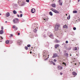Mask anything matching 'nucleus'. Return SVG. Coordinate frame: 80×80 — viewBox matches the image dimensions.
I'll list each match as a JSON object with an SVG mask.
<instances>
[{"instance_id": "5", "label": "nucleus", "mask_w": 80, "mask_h": 80, "mask_svg": "<svg viewBox=\"0 0 80 80\" xmlns=\"http://www.w3.org/2000/svg\"><path fill=\"white\" fill-rule=\"evenodd\" d=\"M51 10H52V12H53L54 13H59V12L57 11V10H56L55 9H53L52 8L51 9Z\"/></svg>"}, {"instance_id": "36", "label": "nucleus", "mask_w": 80, "mask_h": 80, "mask_svg": "<svg viewBox=\"0 0 80 80\" xmlns=\"http://www.w3.org/2000/svg\"><path fill=\"white\" fill-rule=\"evenodd\" d=\"M71 49V48L69 47L68 48V50H70Z\"/></svg>"}, {"instance_id": "16", "label": "nucleus", "mask_w": 80, "mask_h": 80, "mask_svg": "<svg viewBox=\"0 0 80 80\" xmlns=\"http://www.w3.org/2000/svg\"><path fill=\"white\" fill-rule=\"evenodd\" d=\"M59 47V44H56L55 46V48L57 49V47Z\"/></svg>"}, {"instance_id": "39", "label": "nucleus", "mask_w": 80, "mask_h": 80, "mask_svg": "<svg viewBox=\"0 0 80 80\" xmlns=\"http://www.w3.org/2000/svg\"><path fill=\"white\" fill-rule=\"evenodd\" d=\"M29 0H26V2H28H28H29Z\"/></svg>"}, {"instance_id": "53", "label": "nucleus", "mask_w": 80, "mask_h": 80, "mask_svg": "<svg viewBox=\"0 0 80 80\" xmlns=\"http://www.w3.org/2000/svg\"><path fill=\"white\" fill-rule=\"evenodd\" d=\"M78 20H79V21H80V18H79V19H78Z\"/></svg>"}, {"instance_id": "22", "label": "nucleus", "mask_w": 80, "mask_h": 80, "mask_svg": "<svg viewBox=\"0 0 80 80\" xmlns=\"http://www.w3.org/2000/svg\"><path fill=\"white\" fill-rule=\"evenodd\" d=\"M63 28H68V27L67 26L64 25L63 26Z\"/></svg>"}, {"instance_id": "1", "label": "nucleus", "mask_w": 80, "mask_h": 80, "mask_svg": "<svg viewBox=\"0 0 80 80\" xmlns=\"http://www.w3.org/2000/svg\"><path fill=\"white\" fill-rule=\"evenodd\" d=\"M18 3L19 5L21 6H24L25 5V2L22 0H19L18 2Z\"/></svg>"}, {"instance_id": "30", "label": "nucleus", "mask_w": 80, "mask_h": 80, "mask_svg": "<svg viewBox=\"0 0 80 80\" xmlns=\"http://www.w3.org/2000/svg\"><path fill=\"white\" fill-rule=\"evenodd\" d=\"M65 55H66V57H68V53H66L65 54Z\"/></svg>"}, {"instance_id": "46", "label": "nucleus", "mask_w": 80, "mask_h": 80, "mask_svg": "<svg viewBox=\"0 0 80 80\" xmlns=\"http://www.w3.org/2000/svg\"><path fill=\"white\" fill-rule=\"evenodd\" d=\"M60 75H62V73L60 72Z\"/></svg>"}, {"instance_id": "55", "label": "nucleus", "mask_w": 80, "mask_h": 80, "mask_svg": "<svg viewBox=\"0 0 80 80\" xmlns=\"http://www.w3.org/2000/svg\"><path fill=\"white\" fill-rule=\"evenodd\" d=\"M78 2H80V0H78Z\"/></svg>"}, {"instance_id": "47", "label": "nucleus", "mask_w": 80, "mask_h": 80, "mask_svg": "<svg viewBox=\"0 0 80 80\" xmlns=\"http://www.w3.org/2000/svg\"><path fill=\"white\" fill-rule=\"evenodd\" d=\"M1 38L2 39H3V38H2V36L1 37Z\"/></svg>"}, {"instance_id": "27", "label": "nucleus", "mask_w": 80, "mask_h": 80, "mask_svg": "<svg viewBox=\"0 0 80 80\" xmlns=\"http://www.w3.org/2000/svg\"><path fill=\"white\" fill-rule=\"evenodd\" d=\"M25 50H28V47H27V46H25Z\"/></svg>"}, {"instance_id": "31", "label": "nucleus", "mask_w": 80, "mask_h": 80, "mask_svg": "<svg viewBox=\"0 0 80 80\" xmlns=\"http://www.w3.org/2000/svg\"><path fill=\"white\" fill-rule=\"evenodd\" d=\"M12 28H16V26L15 25H13V26Z\"/></svg>"}, {"instance_id": "21", "label": "nucleus", "mask_w": 80, "mask_h": 80, "mask_svg": "<svg viewBox=\"0 0 80 80\" xmlns=\"http://www.w3.org/2000/svg\"><path fill=\"white\" fill-rule=\"evenodd\" d=\"M13 13L14 14H16V13H17V11H15V10H14L13 11Z\"/></svg>"}, {"instance_id": "59", "label": "nucleus", "mask_w": 80, "mask_h": 80, "mask_svg": "<svg viewBox=\"0 0 80 80\" xmlns=\"http://www.w3.org/2000/svg\"><path fill=\"white\" fill-rule=\"evenodd\" d=\"M8 1H9L10 0H7Z\"/></svg>"}, {"instance_id": "37", "label": "nucleus", "mask_w": 80, "mask_h": 80, "mask_svg": "<svg viewBox=\"0 0 80 80\" xmlns=\"http://www.w3.org/2000/svg\"><path fill=\"white\" fill-rule=\"evenodd\" d=\"M23 15L22 14H21L20 15V17H22V16Z\"/></svg>"}, {"instance_id": "50", "label": "nucleus", "mask_w": 80, "mask_h": 80, "mask_svg": "<svg viewBox=\"0 0 80 80\" xmlns=\"http://www.w3.org/2000/svg\"><path fill=\"white\" fill-rule=\"evenodd\" d=\"M22 11H20V13H22Z\"/></svg>"}, {"instance_id": "51", "label": "nucleus", "mask_w": 80, "mask_h": 80, "mask_svg": "<svg viewBox=\"0 0 80 80\" xmlns=\"http://www.w3.org/2000/svg\"><path fill=\"white\" fill-rule=\"evenodd\" d=\"M77 50V48H75V50Z\"/></svg>"}, {"instance_id": "14", "label": "nucleus", "mask_w": 80, "mask_h": 80, "mask_svg": "<svg viewBox=\"0 0 80 80\" xmlns=\"http://www.w3.org/2000/svg\"><path fill=\"white\" fill-rule=\"evenodd\" d=\"M51 38H53V34H51L50 36H49Z\"/></svg>"}, {"instance_id": "56", "label": "nucleus", "mask_w": 80, "mask_h": 80, "mask_svg": "<svg viewBox=\"0 0 80 80\" xmlns=\"http://www.w3.org/2000/svg\"><path fill=\"white\" fill-rule=\"evenodd\" d=\"M75 65H77V63H75Z\"/></svg>"}, {"instance_id": "12", "label": "nucleus", "mask_w": 80, "mask_h": 80, "mask_svg": "<svg viewBox=\"0 0 80 80\" xmlns=\"http://www.w3.org/2000/svg\"><path fill=\"white\" fill-rule=\"evenodd\" d=\"M37 25L35 24L34 25H32V28H36V27H37Z\"/></svg>"}, {"instance_id": "54", "label": "nucleus", "mask_w": 80, "mask_h": 80, "mask_svg": "<svg viewBox=\"0 0 80 80\" xmlns=\"http://www.w3.org/2000/svg\"><path fill=\"white\" fill-rule=\"evenodd\" d=\"M5 23H7V21H5Z\"/></svg>"}, {"instance_id": "62", "label": "nucleus", "mask_w": 80, "mask_h": 80, "mask_svg": "<svg viewBox=\"0 0 80 80\" xmlns=\"http://www.w3.org/2000/svg\"><path fill=\"white\" fill-rule=\"evenodd\" d=\"M32 48H33V47H32Z\"/></svg>"}, {"instance_id": "7", "label": "nucleus", "mask_w": 80, "mask_h": 80, "mask_svg": "<svg viewBox=\"0 0 80 80\" xmlns=\"http://www.w3.org/2000/svg\"><path fill=\"white\" fill-rule=\"evenodd\" d=\"M31 12L32 13H35V9L34 8H33L32 9Z\"/></svg>"}, {"instance_id": "23", "label": "nucleus", "mask_w": 80, "mask_h": 80, "mask_svg": "<svg viewBox=\"0 0 80 80\" xmlns=\"http://www.w3.org/2000/svg\"><path fill=\"white\" fill-rule=\"evenodd\" d=\"M55 43H59L60 41L58 40H56L55 41Z\"/></svg>"}, {"instance_id": "32", "label": "nucleus", "mask_w": 80, "mask_h": 80, "mask_svg": "<svg viewBox=\"0 0 80 80\" xmlns=\"http://www.w3.org/2000/svg\"><path fill=\"white\" fill-rule=\"evenodd\" d=\"M54 62H57V60L56 59H54Z\"/></svg>"}, {"instance_id": "42", "label": "nucleus", "mask_w": 80, "mask_h": 80, "mask_svg": "<svg viewBox=\"0 0 80 80\" xmlns=\"http://www.w3.org/2000/svg\"><path fill=\"white\" fill-rule=\"evenodd\" d=\"M13 34H10V36L11 37H13Z\"/></svg>"}, {"instance_id": "18", "label": "nucleus", "mask_w": 80, "mask_h": 80, "mask_svg": "<svg viewBox=\"0 0 80 80\" xmlns=\"http://www.w3.org/2000/svg\"><path fill=\"white\" fill-rule=\"evenodd\" d=\"M61 2V0H59V4L60 5H62V3L60 2Z\"/></svg>"}, {"instance_id": "63", "label": "nucleus", "mask_w": 80, "mask_h": 80, "mask_svg": "<svg viewBox=\"0 0 80 80\" xmlns=\"http://www.w3.org/2000/svg\"><path fill=\"white\" fill-rule=\"evenodd\" d=\"M77 55H78V54H77Z\"/></svg>"}, {"instance_id": "26", "label": "nucleus", "mask_w": 80, "mask_h": 80, "mask_svg": "<svg viewBox=\"0 0 80 80\" xmlns=\"http://www.w3.org/2000/svg\"><path fill=\"white\" fill-rule=\"evenodd\" d=\"M6 43H7V44H8V43H9V41L8 40L6 41Z\"/></svg>"}, {"instance_id": "48", "label": "nucleus", "mask_w": 80, "mask_h": 80, "mask_svg": "<svg viewBox=\"0 0 80 80\" xmlns=\"http://www.w3.org/2000/svg\"><path fill=\"white\" fill-rule=\"evenodd\" d=\"M43 19H44V20H47V19H45V18H43Z\"/></svg>"}, {"instance_id": "3", "label": "nucleus", "mask_w": 80, "mask_h": 80, "mask_svg": "<svg viewBox=\"0 0 80 80\" xmlns=\"http://www.w3.org/2000/svg\"><path fill=\"white\" fill-rule=\"evenodd\" d=\"M19 20V19H18L17 18H15L13 20V22H14V23H18Z\"/></svg>"}, {"instance_id": "60", "label": "nucleus", "mask_w": 80, "mask_h": 80, "mask_svg": "<svg viewBox=\"0 0 80 80\" xmlns=\"http://www.w3.org/2000/svg\"><path fill=\"white\" fill-rule=\"evenodd\" d=\"M70 56H72V54H71V55H70Z\"/></svg>"}, {"instance_id": "58", "label": "nucleus", "mask_w": 80, "mask_h": 80, "mask_svg": "<svg viewBox=\"0 0 80 80\" xmlns=\"http://www.w3.org/2000/svg\"><path fill=\"white\" fill-rule=\"evenodd\" d=\"M66 16H67V14H66Z\"/></svg>"}, {"instance_id": "43", "label": "nucleus", "mask_w": 80, "mask_h": 80, "mask_svg": "<svg viewBox=\"0 0 80 80\" xmlns=\"http://www.w3.org/2000/svg\"><path fill=\"white\" fill-rule=\"evenodd\" d=\"M17 16L18 17H20V16L18 14Z\"/></svg>"}, {"instance_id": "25", "label": "nucleus", "mask_w": 80, "mask_h": 80, "mask_svg": "<svg viewBox=\"0 0 80 80\" xmlns=\"http://www.w3.org/2000/svg\"><path fill=\"white\" fill-rule=\"evenodd\" d=\"M18 43L19 45H20V44H21V43H22V42L21 41H19L18 42Z\"/></svg>"}, {"instance_id": "45", "label": "nucleus", "mask_w": 80, "mask_h": 80, "mask_svg": "<svg viewBox=\"0 0 80 80\" xmlns=\"http://www.w3.org/2000/svg\"><path fill=\"white\" fill-rule=\"evenodd\" d=\"M53 64L54 65H55V63L53 62Z\"/></svg>"}, {"instance_id": "41", "label": "nucleus", "mask_w": 80, "mask_h": 80, "mask_svg": "<svg viewBox=\"0 0 80 80\" xmlns=\"http://www.w3.org/2000/svg\"><path fill=\"white\" fill-rule=\"evenodd\" d=\"M1 29H2V30H3V26H2V27Z\"/></svg>"}, {"instance_id": "4", "label": "nucleus", "mask_w": 80, "mask_h": 80, "mask_svg": "<svg viewBox=\"0 0 80 80\" xmlns=\"http://www.w3.org/2000/svg\"><path fill=\"white\" fill-rule=\"evenodd\" d=\"M51 10H52V12H53L54 13H59V12L57 11V10H56L55 9H53L52 8L51 9Z\"/></svg>"}, {"instance_id": "33", "label": "nucleus", "mask_w": 80, "mask_h": 80, "mask_svg": "<svg viewBox=\"0 0 80 80\" xmlns=\"http://www.w3.org/2000/svg\"><path fill=\"white\" fill-rule=\"evenodd\" d=\"M53 62L52 61H51V62L50 64H53Z\"/></svg>"}, {"instance_id": "10", "label": "nucleus", "mask_w": 80, "mask_h": 80, "mask_svg": "<svg viewBox=\"0 0 80 80\" xmlns=\"http://www.w3.org/2000/svg\"><path fill=\"white\" fill-rule=\"evenodd\" d=\"M37 28H38V27H37V28H35L34 30H33V32H35V33H36L37 31Z\"/></svg>"}, {"instance_id": "44", "label": "nucleus", "mask_w": 80, "mask_h": 80, "mask_svg": "<svg viewBox=\"0 0 80 80\" xmlns=\"http://www.w3.org/2000/svg\"><path fill=\"white\" fill-rule=\"evenodd\" d=\"M47 37V36L46 35H44V37L45 38Z\"/></svg>"}, {"instance_id": "38", "label": "nucleus", "mask_w": 80, "mask_h": 80, "mask_svg": "<svg viewBox=\"0 0 80 80\" xmlns=\"http://www.w3.org/2000/svg\"><path fill=\"white\" fill-rule=\"evenodd\" d=\"M68 43V41H66V43Z\"/></svg>"}, {"instance_id": "61", "label": "nucleus", "mask_w": 80, "mask_h": 80, "mask_svg": "<svg viewBox=\"0 0 80 80\" xmlns=\"http://www.w3.org/2000/svg\"><path fill=\"white\" fill-rule=\"evenodd\" d=\"M9 37H11V36H9Z\"/></svg>"}, {"instance_id": "19", "label": "nucleus", "mask_w": 80, "mask_h": 80, "mask_svg": "<svg viewBox=\"0 0 80 80\" xmlns=\"http://www.w3.org/2000/svg\"><path fill=\"white\" fill-rule=\"evenodd\" d=\"M17 7V4H14L13 6V7L14 8H15Z\"/></svg>"}, {"instance_id": "9", "label": "nucleus", "mask_w": 80, "mask_h": 80, "mask_svg": "<svg viewBox=\"0 0 80 80\" xmlns=\"http://www.w3.org/2000/svg\"><path fill=\"white\" fill-rule=\"evenodd\" d=\"M58 68H59V69H60V70H62V69H63V67L61 66H58Z\"/></svg>"}, {"instance_id": "35", "label": "nucleus", "mask_w": 80, "mask_h": 80, "mask_svg": "<svg viewBox=\"0 0 80 80\" xmlns=\"http://www.w3.org/2000/svg\"><path fill=\"white\" fill-rule=\"evenodd\" d=\"M27 47H30V44H28L27 45Z\"/></svg>"}, {"instance_id": "29", "label": "nucleus", "mask_w": 80, "mask_h": 80, "mask_svg": "<svg viewBox=\"0 0 80 80\" xmlns=\"http://www.w3.org/2000/svg\"><path fill=\"white\" fill-rule=\"evenodd\" d=\"M70 18V16L69 15L68 17H67V19L69 20Z\"/></svg>"}, {"instance_id": "11", "label": "nucleus", "mask_w": 80, "mask_h": 80, "mask_svg": "<svg viewBox=\"0 0 80 80\" xmlns=\"http://www.w3.org/2000/svg\"><path fill=\"white\" fill-rule=\"evenodd\" d=\"M6 16L7 17H9V16H10V13H9L8 12H7L6 14Z\"/></svg>"}, {"instance_id": "52", "label": "nucleus", "mask_w": 80, "mask_h": 80, "mask_svg": "<svg viewBox=\"0 0 80 80\" xmlns=\"http://www.w3.org/2000/svg\"><path fill=\"white\" fill-rule=\"evenodd\" d=\"M32 52H30V53L32 54Z\"/></svg>"}, {"instance_id": "57", "label": "nucleus", "mask_w": 80, "mask_h": 80, "mask_svg": "<svg viewBox=\"0 0 80 80\" xmlns=\"http://www.w3.org/2000/svg\"><path fill=\"white\" fill-rule=\"evenodd\" d=\"M2 15V14L0 13V15Z\"/></svg>"}, {"instance_id": "24", "label": "nucleus", "mask_w": 80, "mask_h": 80, "mask_svg": "<svg viewBox=\"0 0 80 80\" xmlns=\"http://www.w3.org/2000/svg\"><path fill=\"white\" fill-rule=\"evenodd\" d=\"M51 5L53 7H55V4L54 3L52 4Z\"/></svg>"}, {"instance_id": "8", "label": "nucleus", "mask_w": 80, "mask_h": 80, "mask_svg": "<svg viewBox=\"0 0 80 80\" xmlns=\"http://www.w3.org/2000/svg\"><path fill=\"white\" fill-rule=\"evenodd\" d=\"M56 57H57V54L54 53L53 56H52V58H56Z\"/></svg>"}, {"instance_id": "17", "label": "nucleus", "mask_w": 80, "mask_h": 80, "mask_svg": "<svg viewBox=\"0 0 80 80\" xmlns=\"http://www.w3.org/2000/svg\"><path fill=\"white\" fill-rule=\"evenodd\" d=\"M49 14L50 15H51V16H52L53 15V13H52V12H49Z\"/></svg>"}, {"instance_id": "40", "label": "nucleus", "mask_w": 80, "mask_h": 80, "mask_svg": "<svg viewBox=\"0 0 80 80\" xmlns=\"http://www.w3.org/2000/svg\"><path fill=\"white\" fill-rule=\"evenodd\" d=\"M18 29V28L16 27V28H15V30H17Z\"/></svg>"}, {"instance_id": "13", "label": "nucleus", "mask_w": 80, "mask_h": 80, "mask_svg": "<svg viewBox=\"0 0 80 80\" xmlns=\"http://www.w3.org/2000/svg\"><path fill=\"white\" fill-rule=\"evenodd\" d=\"M72 74L73 75H74V76H75V75H77V73H76L74 72H72Z\"/></svg>"}, {"instance_id": "64", "label": "nucleus", "mask_w": 80, "mask_h": 80, "mask_svg": "<svg viewBox=\"0 0 80 80\" xmlns=\"http://www.w3.org/2000/svg\"><path fill=\"white\" fill-rule=\"evenodd\" d=\"M45 22H46V21H45Z\"/></svg>"}, {"instance_id": "6", "label": "nucleus", "mask_w": 80, "mask_h": 80, "mask_svg": "<svg viewBox=\"0 0 80 80\" xmlns=\"http://www.w3.org/2000/svg\"><path fill=\"white\" fill-rule=\"evenodd\" d=\"M43 55L44 56H45L46 55H47V52L44 51L43 52V53H42Z\"/></svg>"}, {"instance_id": "2", "label": "nucleus", "mask_w": 80, "mask_h": 80, "mask_svg": "<svg viewBox=\"0 0 80 80\" xmlns=\"http://www.w3.org/2000/svg\"><path fill=\"white\" fill-rule=\"evenodd\" d=\"M60 24H57L56 25V27L55 28V30L56 31H57L58 30V28L60 27Z\"/></svg>"}, {"instance_id": "28", "label": "nucleus", "mask_w": 80, "mask_h": 80, "mask_svg": "<svg viewBox=\"0 0 80 80\" xmlns=\"http://www.w3.org/2000/svg\"><path fill=\"white\" fill-rule=\"evenodd\" d=\"M62 64L63 65H64V66H66V64L64 62H62Z\"/></svg>"}, {"instance_id": "34", "label": "nucleus", "mask_w": 80, "mask_h": 80, "mask_svg": "<svg viewBox=\"0 0 80 80\" xmlns=\"http://www.w3.org/2000/svg\"><path fill=\"white\" fill-rule=\"evenodd\" d=\"M73 30H76V28L75 27L73 28Z\"/></svg>"}, {"instance_id": "20", "label": "nucleus", "mask_w": 80, "mask_h": 80, "mask_svg": "<svg viewBox=\"0 0 80 80\" xmlns=\"http://www.w3.org/2000/svg\"><path fill=\"white\" fill-rule=\"evenodd\" d=\"M73 13H77V11L76 10L73 11Z\"/></svg>"}, {"instance_id": "49", "label": "nucleus", "mask_w": 80, "mask_h": 80, "mask_svg": "<svg viewBox=\"0 0 80 80\" xmlns=\"http://www.w3.org/2000/svg\"><path fill=\"white\" fill-rule=\"evenodd\" d=\"M20 33H18V35H20Z\"/></svg>"}, {"instance_id": "15", "label": "nucleus", "mask_w": 80, "mask_h": 80, "mask_svg": "<svg viewBox=\"0 0 80 80\" xmlns=\"http://www.w3.org/2000/svg\"><path fill=\"white\" fill-rule=\"evenodd\" d=\"M3 33V30H1L0 31V34L2 35Z\"/></svg>"}]
</instances>
